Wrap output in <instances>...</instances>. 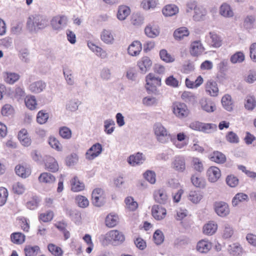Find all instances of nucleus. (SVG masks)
Returning a JSON list of instances; mask_svg holds the SVG:
<instances>
[{
    "mask_svg": "<svg viewBox=\"0 0 256 256\" xmlns=\"http://www.w3.org/2000/svg\"><path fill=\"white\" fill-rule=\"evenodd\" d=\"M48 25V19L46 16L36 14L29 16L26 27L31 32H37L38 30L44 29Z\"/></svg>",
    "mask_w": 256,
    "mask_h": 256,
    "instance_id": "nucleus-1",
    "label": "nucleus"
},
{
    "mask_svg": "<svg viewBox=\"0 0 256 256\" xmlns=\"http://www.w3.org/2000/svg\"><path fill=\"white\" fill-rule=\"evenodd\" d=\"M154 130L157 140L161 143L167 142L171 137L170 134L160 122H156L154 125Z\"/></svg>",
    "mask_w": 256,
    "mask_h": 256,
    "instance_id": "nucleus-2",
    "label": "nucleus"
},
{
    "mask_svg": "<svg viewBox=\"0 0 256 256\" xmlns=\"http://www.w3.org/2000/svg\"><path fill=\"white\" fill-rule=\"evenodd\" d=\"M67 17L64 15L54 16L50 20V25L54 30L60 31L66 26Z\"/></svg>",
    "mask_w": 256,
    "mask_h": 256,
    "instance_id": "nucleus-3",
    "label": "nucleus"
},
{
    "mask_svg": "<svg viewBox=\"0 0 256 256\" xmlns=\"http://www.w3.org/2000/svg\"><path fill=\"white\" fill-rule=\"evenodd\" d=\"M102 145L98 143L94 144L86 153V158L88 160H92L98 156L102 151Z\"/></svg>",
    "mask_w": 256,
    "mask_h": 256,
    "instance_id": "nucleus-4",
    "label": "nucleus"
},
{
    "mask_svg": "<svg viewBox=\"0 0 256 256\" xmlns=\"http://www.w3.org/2000/svg\"><path fill=\"white\" fill-rule=\"evenodd\" d=\"M214 206L216 214L221 217L226 216L230 212L228 206L226 202L222 201L216 202Z\"/></svg>",
    "mask_w": 256,
    "mask_h": 256,
    "instance_id": "nucleus-5",
    "label": "nucleus"
},
{
    "mask_svg": "<svg viewBox=\"0 0 256 256\" xmlns=\"http://www.w3.org/2000/svg\"><path fill=\"white\" fill-rule=\"evenodd\" d=\"M173 112L176 116L180 118L186 117L188 113L186 104L181 102L174 104Z\"/></svg>",
    "mask_w": 256,
    "mask_h": 256,
    "instance_id": "nucleus-6",
    "label": "nucleus"
},
{
    "mask_svg": "<svg viewBox=\"0 0 256 256\" xmlns=\"http://www.w3.org/2000/svg\"><path fill=\"white\" fill-rule=\"evenodd\" d=\"M166 214L165 208L159 205H154L152 208V214L154 219L160 220L164 218Z\"/></svg>",
    "mask_w": 256,
    "mask_h": 256,
    "instance_id": "nucleus-7",
    "label": "nucleus"
},
{
    "mask_svg": "<svg viewBox=\"0 0 256 256\" xmlns=\"http://www.w3.org/2000/svg\"><path fill=\"white\" fill-rule=\"evenodd\" d=\"M206 174L210 182H215L220 178L221 172L218 167L212 166L208 168Z\"/></svg>",
    "mask_w": 256,
    "mask_h": 256,
    "instance_id": "nucleus-8",
    "label": "nucleus"
},
{
    "mask_svg": "<svg viewBox=\"0 0 256 256\" xmlns=\"http://www.w3.org/2000/svg\"><path fill=\"white\" fill-rule=\"evenodd\" d=\"M17 138L23 146L28 147L31 144V138L28 136L27 130L25 128L22 129L18 132Z\"/></svg>",
    "mask_w": 256,
    "mask_h": 256,
    "instance_id": "nucleus-9",
    "label": "nucleus"
},
{
    "mask_svg": "<svg viewBox=\"0 0 256 256\" xmlns=\"http://www.w3.org/2000/svg\"><path fill=\"white\" fill-rule=\"evenodd\" d=\"M154 197L156 202L160 204H164L168 202V197L166 190L163 188L155 191Z\"/></svg>",
    "mask_w": 256,
    "mask_h": 256,
    "instance_id": "nucleus-10",
    "label": "nucleus"
},
{
    "mask_svg": "<svg viewBox=\"0 0 256 256\" xmlns=\"http://www.w3.org/2000/svg\"><path fill=\"white\" fill-rule=\"evenodd\" d=\"M17 176L22 178H26L31 174V169L29 164L22 163L17 165Z\"/></svg>",
    "mask_w": 256,
    "mask_h": 256,
    "instance_id": "nucleus-11",
    "label": "nucleus"
},
{
    "mask_svg": "<svg viewBox=\"0 0 256 256\" xmlns=\"http://www.w3.org/2000/svg\"><path fill=\"white\" fill-rule=\"evenodd\" d=\"M152 64V62L148 56H144L137 64V66L139 68L140 72L143 74H145L150 70Z\"/></svg>",
    "mask_w": 256,
    "mask_h": 256,
    "instance_id": "nucleus-12",
    "label": "nucleus"
},
{
    "mask_svg": "<svg viewBox=\"0 0 256 256\" xmlns=\"http://www.w3.org/2000/svg\"><path fill=\"white\" fill-rule=\"evenodd\" d=\"M46 87V84L40 80L30 84L29 86L30 90L34 94H39L42 92Z\"/></svg>",
    "mask_w": 256,
    "mask_h": 256,
    "instance_id": "nucleus-13",
    "label": "nucleus"
},
{
    "mask_svg": "<svg viewBox=\"0 0 256 256\" xmlns=\"http://www.w3.org/2000/svg\"><path fill=\"white\" fill-rule=\"evenodd\" d=\"M64 212L67 216H68L74 223L80 222L81 220V213L78 210L64 208Z\"/></svg>",
    "mask_w": 256,
    "mask_h": 256,
    "instance_id": "nucleus-14",
    "label": "nucleus"
},
{
    "mask_svg": "<svg viewBox=\"0 0 256 256\" xmlns=\"http://www.w3.org/2000/svg\"><path fill=\"white\" fill-rule=\"evenodd\" d=\"M210 160L218 164H222L226 161V156L219 151H214L208 156Z\"/></svg>",
    "mask_w": 256,
    "mask_h": 256,
    "instance_id": "nucleus-15",
    "label": "nucleus"
},
{
    "mask_svg": "<svg viewBox=\"0 0 256 256\" xmlns=\"http://www.w3.org/2000/svg\"><path fill=\"white\" fill-rule=\"evenodd\" d=\"M144 32L148 37L154 38L160 34L158 26L154 24H149L145 28Z\"/></svg>",
    "mask_w": 256,
    "mask_h": 256,
    "instance_id": "nucleus-16",
    "label": "nucleus"
},
{
    "mask_svg": "<svg viewBox=\"0 0 256 256\" xmlns=\"http://www.w3.org/2000/svg\"><path fill=\"white\" fill-rule=\"evenodd\" d=\"M142 49V46L140 42L135 40L129 46L128 48V52L130 56H136L140 54Z\"/></svg>",
    "mask_w": 256,
    "mask_h": 256,
    "instance_id": "nucleus-17",
    "label": "nucleus"
},
{
    "mask_svg": "<svg viewBox=\"0 0 256 256\" xmlns=\"http://www.w3.org/2000/svg\"><path fill=\"white\" fill-rule=\"evenodd\" d=\"M204 48L200 41H194L190 45V53L192 56H196L200 54L204 51Z\"/></svg>",
    "mask_w": 256,
    "mask_h": 256,
    "instance_id": "nucleus-18",
    "label": "nucleus"
},
{
    "mask_svg": "<svg viewBox=\"0 0 256 256\" xmlns=\"http://www.w3.org/2000/svg\"><path fill=\"white\" fill-rule=\"evenodd\" d=\"M220 14L224 18H232L234 16V12L230 5L226 2L221 4L219 9Z\"/></svg>",
    "mask_w": 256,
    "mask_h": 256,
    "instance_id": "nucleus-19",
    "label": "nucleus"
},
{
    "mask_svg": "<svg viewBox=\"0 0 256 256\" xmlns=\"http://www.w3.org/2000/svg\"><path fill=\"white\" fill-rule=\"evenodd\" d=\"M144 159L143 154L141 152H137L134 154L130 155L128 159V162L132 166L142 164Z\"/></svg>",
    "mask_w": 256,
    "mask_h": 256,
    "instance_id": "nucleus-20",
    "label": "nucleus"
},
{
    "mask_svg": "<svg viewBox=\"0 0 256 256\" xmlns=\"http://www.w3.org/2000/svg\"><path fill=\"white\" fill-rule=\"evenodd\" d=\"M200 104L202 109L207 112H214L216 109L214 103L210 100L202 99L200 102Z\"/></svg>",
    "mask_w": 256,
    "mask_h": 256,
    "instance_id": "nucleus-21",
    "label": "nucleus"
},
{
    "mask_svg": "<svg viewBox=\"0 0 256 256\" xmlns=\"http://www.w3.org/2000/svg\"><path fill=\"white\" fill-rule=\"evenodd\" d=\"M174 168L178 172H183L186 169L185 159L182 156H176L173 162Z\"/></svg>",
    "mask_w": 256,
    "mask_h": 256,
    "instance_id": "nucleus-22",
    "label": "nucleus"
},
{
    "mask_svg": "<svg viewBox=\"0 0 256 256\" xmlns=\"http://www.w3.org/2000/svg\"><path fill=\"white\" fill-rule=\"evenodd\" d=\"M42 200L40 196L36 194H32L30 200L26 203L28 208L34 210L37 208Z\"/></svg>",
    "mask_w": 256,
    "mask_h": 256,
    "instance_id": "nucleus-23",
    "label": "nucleus"
},
{
    "mask_svg": "<svg viewBox=\"0 0 256 256\" xmlns=\"http://www.w3.org/2000/svg\"><path fill=\"white\" fill-rule=\"evenodd\" d=\"M178 12V8L175 4H170L166 6L162 10V12L165 16H172Z\"/></svg>",
    "mask_w": 256,
    "mask_h": 256,
    "instance_id": "nucleus-24",
    "label": "nucleus"
},
{
    "mask_svg": "<svg viewBox=\"0 0 256 256\" xmlns=\"http://www.w3.org/2000/svg\"><path fill=\"white\" fill-rule=\"evenodd\" d=\"M218 229L217 224L214 221H210L203 226V232L207 235H212Z\"/></svg>",
    "mask_w": 256,
    "mask_h": 256,
    "instance_id": "nucleus-25",
    "label": "nucleus"
},
{
    "mask_svg": "<svg viewBox=\"0 0 256 256\" xmlns=\"http://www.w3.org/2000/svg\"><path fill=\"white\" fill-rule=\"evenodd\" d=\"M212 248V244L208 240H202L196 245V250L200 253L208 252Z\"/></svg>",
    "mask_w": 256,
    "mask_h": 256,
    "instance_id": "nucleus-26",
    "label": "nucleus"
},
{
    "mask_svg": "<svg viewBox=\"0 0 256 256\" xmlns=\"http://www.w3.org/2000/svg\"><path fill=\"white\" fill-rule=\"evenodd\" d=\"M67 226V223L64 220L59 221L54 224L55 227L62 232L64 240H67L70 237V232L66 229Z\"/></svg>",
    "mask_w": 256,
    "mask_h": 256,
    "instance_id": "nucleus-27",
    "label": "nucleus"
},
{
    "mask_svg": "<svg viewBox=\"0 0 256 256\" xmlns=\"http://www.w3.org/2000/svg\"><path fill=\"white\" fill-rule=\"evenodd\" d=\"M130 10L128 6L122 5L118 6L117 18L120 20H124L130 14Z\"/></svg>",
    "mask_w": 256,
    "mask_h": 256,
    "instance_id": "nucleus-28",
    "label": "nucleus"
},
{
    "mask_svg": "<svg viewBox=\"0 0 256 256\" xmlns=\"http://www.w3.org/2000/svg\"><path fill=\"white\" fill-rule=\"evenodd\" d=\"M209 34L210 36V44L214 48H220L222 45L221 37L214 32H210Z\"/></svg>",
    "mask_w": 256,
    "mask_h": 256,
    "instance_id": "nucleus-29",
    "label": "nucleus"
},
{
    "mask_svg": "<svg viewBox=\"0 0 256 256\" xmlns=\"http://www.w3.org/2000/svg\"><path fill=\"white\" fill-rule=\"evenodd\" d=\"M206 91L208 92L211 96H216L218 92L217 83L214 80L208 81L206 86Z\"/></svg>",
    "mask_w": 256,
    "mask_h": 256,
    "instance_id": "nucleus-30",
    "label": "nucleus"
},
{
    "mask_svg": "<svg viewBox=\"0 0 256 256\" xmlns=\"http://www.w3.org/2000/svg\"><path fill=\"white\" fill-rule=\"evenodd\" d=\"M108 236L111 240L122 244L125 240V237L122 232L118 230H110L108 232Z\"/></svg>",
    "mask_w": 256,
    "mask_h": 256,
    "instance_id": "nucleus-31",
    "label": "nucleus"
},
{
    "mask_svg": "<svg viewBox=\"0 0 256 256\" xmlns=\"http://www.w3.org/2000/svg\"><path fill=\"white\" fill-rule=\"evenodd\" d=\"M189 35V32L186 27H180L176 29L173 34L175 40H180L184 36H188Z\"/></svg>",
    "mask_w": 256,
    "mask_h": 256,
    "instance_id": "nucleus-32",
    "label": "nucleus"
},
{
    "mask_svg": "<svg viewBox=\"0 0 256 256\" xmlns=\"http://www.w3.org/2000/svg\"><path fill=\"white\" fill-rule=\"evenodd\" d=\"M24 104L28 108L31 110L36 108L37 101L34 96L28 95L24 98Z\"/></svg>",
    "mask_w": 256,
    "mask_h": 256,
    "instance_id": "nucleus-33",
    "label": "nucleus"
},
{
    "mask_svg": "<svg viewBox=\"0 0 256 256\" xmlns=\"http://www.w3.org/2000/svg\"><path fill=\"white\" fill-rule=\"evenodd\" d=\"M194 15L193 18L195 21H200L204 20L205 16L207 14L206 10L202 6L194 8Z\"/></svg>",
    "mask_w": 256,
    "mask_h": 256,
    "instance_id": "nucleus-34",
    "label": "nucleus"
},
{
    "mask_svg": "<svg viewBox=\"0 0 256 256\" xmlns=\"http://www.w3.org/2000/svg\"><path fill=\"white\" fill-rule=\"evenodd\" d=\"M88 46L90 50L95 52L96 54L102 58H104L106 56V52L101 48L96 46L92 42H88Z\"/></svg>",
    "mask_w": 256,
    "mask_h": 256,
    "instance_id": "nucleus-35",
    "label": "nucleus"
},
{
    "mask_svg": "<svg viewBox=\"0 0 256 256\" xmlns=\"http://www.w3.org/2000/svg\"><path fill=\"white\" fill-rule=\"evenodd\" d=\"M84 188V184L80 182L76 176H74L71 181V190L72 192H78Z\"/></svg>",
    "mask_w": 256,
    "mask_h": 256,
    "instance_id": "nucleus-36",
    "label": "nucleus"
},
{
    "mask_svg": "<svg viewBox=\"0 0 256 256\" xmlns=\"http://www.w3.org/2000/svg\"><path fill=\"white\" fill-rule=\"evenodd\" d=\"M104 132L107 134H111L115 129V122L112 119H108L104 122Z\"/></svg>",
    "mask_w": 256,
    "mask_h": 256,
    "instance_id": "nucleus-37",
    "label": "nucleus"
},
{
    "mask_svg": "<svg viewBox=\"0 0 256 256\" xmlns=\"http://www.w3.org/2000/svg\"><path fill=\"white\" fill-rule=\"evenodd\" d=\"M38 178L40 182L46 184L53 183L56 180L55 177L52 174L48 172L42 173Z\"/></svg>",
    "mask_w": 256,
    "mask_h": 256,
    "instance_id": "nucleus-38",
    "label": "nucleus"
},
{
    "mask_svg": "<svg viewBox=\"0 0 256 256\" xmlns=\"http://www.w3.org/2000/svg\"><path fill=\"white\" fill-rule=\"evenodd\" d=\"M26 256H36L40 252V248L38 246H26L24 248Z\"/></svg>",
    "mask_w": 256,
    "mask_h": 256,
    "instance_id": "nucleus-39",
    "label": "nucleus"
},
{
    "mask_svg": "<svg viewBox=\"0 0 256 256\" xmlns=\"http://www.w3.org/2000/svg\"><path fill=\"white\" fill-rule=\"evenodd\" d=\"M49 118V114L46 110H40L36 115V122L40 124H46Z\"/></svg>",
    "mask_w": 256,
    "mask_h": 256,
    "instance_id": "nucleus-40",
    "label": "nucleus"
},
{
    "mask_svg": "<svg viewBox=\"0 0 256 256\" xmlns=\"http://www.w3.org/2000/svg\"><path fill=\"white\" fill-rule=\"evenodd\" d=\"M192 184L200 188H204L206 186V181L202 178H199L195 175H192L190 178Z\"/></svg>",
    "mask_w": 256,
    "mask_h": 256,
    "instance_id": "nucleus-41",
    "label": "nucleus"
},
{
    "mask_svg": "<svg viewBox=\"0 0 256 256\" xmlns=\"http://www.w3.org/2000/svg\"><path fill=\"white\" fill-rule=\"evenodd\" d=\"M118 217L114 214H108L105 219V224L107 227L113 228L118 224Z\"/></svg>",
    "mask_w": 256,
    "mask_h": 256,
    "instance_id": "nucleus-42",
    "label": "nucleus"
},
{
    "mask_svg": "<svg viewBox=\"0 0 256 256\" xmlns=\"http://www.w3.org/2000/svg\"><path fill=\"white\" fill-rule=\"evenodd\" d=\"M248 198L247 194L242 192L236 194L232 200V205L234 206L238 205V203L244 201H248Z\"/></svg>",
    "mask_w": 256,
    "mask_h": 256,
    "instance_id": "nucleus-43",
    "label": "nucleus"
},
{
    "mask_svg": "<svg viewBox=\"0 0 256 256\" xmlns=\"http://www.w3.org/2000/svg\"><path fill=\"white\" fill-rule=\"evenodd\" d=\"M245 56L243 52L238 51L233 54L230 58V61L232 64L241 63L244 61Z\"/></svg>",
    "mask_w": 256,
    "mask_h": 256,
    "instance_id": "nucleus-44",
    "label": "nucleus"
},
{
    "mask_svg": "<svg viewBox=\"0 0 256 256\" xmlns=\"http://www.w3.org/2000/svg\"><path fill=\"white\" fill-rule=\"evenodd\" d=\"M48 170L52 172H55L58 170V165L56 160L53 158H50L48 161L46 163Z\"/></svg>",
    "mask_w": 256,
    "mask_h": 256,
    "instance_id": "nucleus-45",
    "label": "nucleus"
},
{
    "mask_svg": "<svg viewBox=\"0 0 256 256\" xmlns=\"http://www.w3.org/2000/svg\"><path fill=\"white\" fill-rule=\"evenodd\" d=\"M100 38L106 44H112L114 40L110 31L106 30H104L102 32Z\"/></svg>",
    "mask_w": 256,
    "mask_h": 256,
    "instance_id": "nucleus-46",
    "label": "nucleus"
},
{
    "mask_svg": "<svg viewBox=\"0 0 256 256\" xmlns=\"http://www.w3.org/2000/svg\"><path fill=\"white\" fill-rule=\"evenodd\" d=\"M222 104L226 110L228 112H230L232 110L230 96L228 94L224 96L222 98Z\"/></svg>",
    "mask_w": 256,
    "mask_h": 256,
    "instance_id": "nucleus-47",
    "label": "nucleus"
},
{
    "mask_svg": "<svg viewBox=\"0 0 256 256\" xmlns=\"http://www.w3.org/2000/svg\"><path fill=\"white\" fill-rule=\"evenodd\" d=\"M144 17L140 13H134L131 17V23L136 26H140L144 22Z\"/></svg>",
    "mask_w": 256,
    "mask_h": 256,
    "instance_id": "nucleus-48",
    "label": "nucleus"
},
{
    "mask_svg": "<svg viewBox=\"0 0 256 256\" xmlns=\"http://www.w3.org/2000/svg\"><path fill=\"white\" fill-rule=\"evenodd\" d=\"M202 195L200 191H191L188 196V199L194 204H198L202 198Z\"/></svg>",
    "mask_w": 256,
    "mask_h": 256,
    "instance_id": "nucleus-49",
    "label": "nucleus"
},
{
    "mask_svg": "<svg viewBox=\"0 0 256 256\" xmlns=\"http://www.w3.org/2000/svg\"><path fill=\"white\" fill-rule=\"evenodd\" d=\"M161 78L156 76L152 73L148 74L146 77V84L149 85L150 82H153L158 86H160L162 85Z\"/></svg>",
    "mask_w": 256,
    "mask_h": 256,
    "instance_id": "nucleus-50",
    "label": "nucleus"
},
{
    "mask_svg": "<svg viewBox=\"0 0 256 256\" xmlns=\"http://www.w3.org/2000/svg\"><path fill=\"white\" fill-rule=\"evenodd\" d=\"M78 160V157L76 154L72 153L68 156L66 158V165L69 167L76 164Z\"/></svg>",
    "mask_w": 256,
    "mask_h": 256,
    "instance_id": "nucleus-51",
    "label": "nucleus"
},
{
    "mask_svg": "<svg viewBox=\"0 0 256 256\" xmlns=\"http://www.w3.org/2000/svg\"><path fill=\"white\" fill-rule=\"evenodd\" d=\"M256 106V100L252 96H247L244 103V107L248 110H252Z\"/></svg>",
    "mask_w": 256,
    "mask_h": 256,
    "instance_id": "nucleus-52",
    "label": "nucleus"
},
{
    "mask_svg": "<svg viewBox=\"0 0 256 256\" xmlns=\"http://www.w3.org/2000/svg\"><path fill=\"white\" fill-rule=\"evenodd\" d=\"M48 248L49 252L54 256H62L63 254L62 248L53 244H48Z\"/></svg>",
    "mask_w": 256,
    "mask_h": 256,
    "instance_id": "nucleus-53",
    "label": "nucleus"
},
{
    "mask_svg": "<svg viewBox=\"0 0 256 256\" xmlns=\"http://www.w3.org/2000/svg\"><path fill=\"white\" fill-rule=\"evenodd\" d=\"M153 238L156 245H160L164 240V234L160 230H156L154 233Z\"/></svg>",
    "mask_w": 256,
    "mask_h": 256,
    "instance_id": "nucleus-54",
    "label": "nucleus"
},
{
    "mask_svg": "<svg viewBox=\"0 0 256 256\" xmlns=\"http://www.w3.org/2000/svg\"><path fill=\"white\" fill-rule=\"evenodd\" d=\"M59 134L64 139H70L72 136V130L66 126H62L59 128Z\"/></svg>",
    "mask_w": 256,
    "mask_h": 256,
    "instance_id": "nucleus-55",
    "label": "nucleus"
},
{
    "mask_svg": "<svg viewBox=\"0 0 256 256\" xmlns=\"http://www.w3.org/2000/svg\"><path fill=\"white\" fill-rule=\"evenodd\" d=\"M18 220V223L21 228L24 232H28L30 229L28 220L24 217L19 216L17 218V220Z\"/></svg>",
    "mask_w": 256,
    "mask_h": 256,
    "instance_id": "nucleus-56",
    "label": "nucleus"
},
{
    "mask_svg": "<svg viewBox=\"0 0 256 256\" xmlns=\"http://www.w3.org/2000/svg\"><path fill=\"white\" fill-rule=\"evenodd\" d=\"M159 54L160 59L166 62H172L174 60V59L171 56L165 49L161 50L160 51Z\"/></svg>",
    "mask_w": 256,
    "mask_h": 256,
    "instance_id": "nucleus-57",
    "label": "nucleus"
},
{
    "mask_svg": "<svg viewBox=\"0 0 256 256\" xmlns=\"http://www.w3.org/2000/svg\"><path fill=\"white\" fill-rule=\"evenodd\" d=\"M124 202L128 208L132 211H134L138 207V204L134 200L132 196H128L124 200Z\"/></svg>",
    "mask_w": 256,
    "mask_h": 256,
    "instance_id": "nucleus-58",
    "label": "nucleus"
},
{
    "mask_svg": "<svg viewBox=\"0 0 256 256\" xmlns=\"http://www.w3.org/2000/svg\"><path fill=\"white\" fill-rule=\"evenodd\" d=\"M76 202L78 206L80 208H86L89 204V202L88 198L82 196H78L76 197Z\"/></svg>",
    "mask_w": 256,
    "mask_h": 256,
    "instance_id": "nucleus-59",
    "label": "nucleus"
},
{
    "mask_svg": "<svg viewBox=\"0 0 256 256\" xmlns=\"http://www.w3.org/2000/svg\"><path fill=\"white\" fill-rule=\"evenodd\" d=\"M238 178L233 174L228 175L226 179V184L231 188L236 187L238 183Z\"/></svg>",
    "mask_w": 256,
    "mask_h": 256,
    "instance_id": "nucleus-60",
    "label": "nucleus"
},
{
    "mask_svg": "<svg viewBox=\"0 0 256 256\" xmlns=\"http://www.w3.org/2000/svg\"><path fill=\"white\" fill-rule=\"evenodd\" d=\"M144 178L151 184H154L156 182V174L150 170H147L144 174Z\"/></svg>",
    "mask_w": 256,
    "mask_h": 256,
    "instance_id": "nucleus-61",
    "label": "nucleus"
},
{
    "mask_svg": "<svg viewBox=\"0 0 256 256\" xmlns=\"http://www.w3.org/2000/svg\"><path fill=\"white\" fill-rule=\"evenodd\" d=\"M166 84L172 88H177L179 86L178 80L173 75H170L165 80Z\"/></svg>",
    "mask_w": 256,
    "mask_h": 256,
    "instance_id": "nucleus-62",
    "label": "nucleus"
},
{
    "mask_svg": "<svg viewBox=\"0 0 256 256\" xmlns=\"http://www.w3.org/2000/svg\"><path fill=\"white\" fill-rule=\"evenodd\" d=\"M157 4L156 0H144L142 2V6L144 10L154 8Z\"/></svg>",
    "mask_w": 256,
    "mask_h": 256,
    "instance_id": "nucleus-63",
    "label": "nucleus"
},
{
    "mask_svg": "<svg viewBox=\"0 0 256 256\" xmlns=\"http://www.w3.org/2000/svg\"><path fill=\"white\" fill-rule=\"evenodd\" d=\"M81 102L77 99L70 100L66 105V108L71 112H75L78 108V106Z\"/></svg>",
    "mask_w": 256,
    "mask_h": 256,
    "instance_id": "nucleus-64",
    "label": "nucleus"
}]
</instances>
